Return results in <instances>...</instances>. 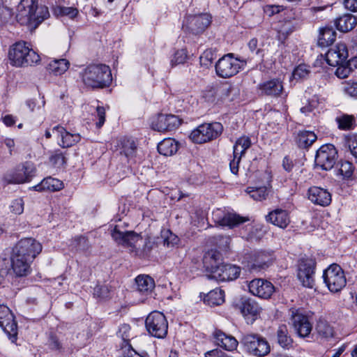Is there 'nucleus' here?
<instances>
[{"label": "nucleus", "instance_id": "9b49d317", "mask_svg": "<svg viewBox=\"0 0 357 357\" xmlns=\"http://www.w3.org/2000/svg\"><path fill=\"white\" fill-rule=\"evenodd\" d=\"M337 151L332 144L321 146L317 151L315 165L323 170L331 169L337 160Z\"/></svg>", "mask_w": 357, "mask_h": 357}, {"label": "nucleus", "instance_id": "2f4dec72", "mask_svg": "<svg viewBox=\"0 0 357 357\" xmlns=\"http://www.w3.org/2000/svg\"><path fill=\"white\" fill-rule=\"evenodd\" d=\"M357 24V20L351 14H345L335 21L337 29L342 32H348L351 31Z\"/></svg>", "mask_w": 357, "mask_h": 357}, {"label": "nucleus", "instance_id": "c9c22d12", "mask_svg": "<svg viewBox=\"0 0 357 357\" xmlns=\"http://www.w3.org/2000/svg\"><path fill=\"white\" fill-rule=\"evenodd\" d=\"M336 38V32L331 27H324L320 30L318 44L321 47H327L333 43Z\"/></svg>", "mask_w": 357, "mask_h": 357}, {"label": "nucleus", "instance_id": "f257e3e1", "mask_svg": "<svg viewBox=\"0 0 357 357\" xmlns=\"http://www.w3.org/2000/svg\"><path fill=\"white\" fill-rule=\"evenodd\" d=\"M50 16L48 8L38 6V0H21L17 6L16 19L22 25L36 29Z\"/></svg>", "mask_w": 357, "mask_h": 357}, {"label": "nucleus", "instance_id": "6e6d98bb", "mask_svg": "<svg viewBox=\"0 0 357 357\" xmlns=\"http://www.w3.org/2000/svg\"><path fill=\"white\" fill-rule=\"evenodd\" d=\"M93 295L100 298H106L109 295V291L105 285H97L93 290Z\"/></svg>", "mask_w": 357, "mask_h": 357}, {"label": "nucleus", "instance_id": "c85d7f7f", "mask_svg": "<svg viewBox=\"0 0 357 357\" xmlns=\"http://www.w3.org/2000/svg\"><path fill=\"white\" fill-rule=\"evenodd\" d=\"M222 261V256L220 252L216 250H211L206 252L203 257V264L207 271L211 273L218 268Z\"/></svg>", "mask_w": 357, "mask_h": 357}, {"label": "nucleus", "instance_id": "4c0bfd02", "mask_svg": "<svg viewBox=\"0 0 357 357\" xmlns=\"http://www.w3.org/2000/svg\"><path fill=\"white\" fill-rule=\"evenodd\" d=\"M278 343L284 349L290 347L293 343V340L289 334L287 326L284 324L280 325L277 332Z\"/></svg>", "mask_w": 357, "mask_h": 357}, {"label": "nucleus", "instance_id": "7ed1b4c3", "mask_svg": "<svg viewBox=\"0 0 357 357\" xmlns=\"http://www.w3.org/2000/svg\"><path fill=\"white\" fill-rule=\"evenodd\" d=\"M8 60L13 66L19 68L36 64L40 59L26 42L20 41L10 47Z\"/></svg>", "mask_w": 357, "mask_h": 357}, {"label": "nucleus", "instance_id": "9d476101", "mask_svg": "<svg viewBox=\"0 0 357 357\" xmlns=\"http://www.w3.org/2000/svg\"><path fill=\"white\" fill-rule=\"evenodd\" d=\"M42 245L36 239L25 238L20 240L13 248V254L27 259H33L42 251Z\"/></svg>", "mask_w": 357, "mask_h": 357}, {"label": "nucleus", "instance_id": "0eeeda50", "mask_svg": "<svg viewBox=\"0 0 357 357\" xmlns=\"http://www.w3.org/2000/svg\"><path fill=\"white\" fill-rule=\"evenodd\" d=\"M145 326L148 333L153 337L163 338L167 334V321L165 316L158 311L152 312L147 316Z\"/></svg>", "mask_w": 357, "mask_h": 357}, {"label": "nucleus", "instance_id": "774afa93", "mask_svg": "<svg viewBox=\"0 0 357 357\" xmlns=\"http://www.w3.org/2000/svg\"><path fill=\"white\" fill-rule=\"evenodd\" d=\"M124 357H146V356L142 355V354H140L137 353L132 348H130V349H128L124 353Z\"/></svg>", "mask_w": 357, "mask_h": 357}, {"label": "nucleus", "instance_id": "412c9836", "mask_svg": "<svg viewBox=\"0 0 357 357\" xmlns=\"http://www.w3.org/2000/svg\"><path fill=\"white\" fill-rule=\"evenodd\" d=\"M36 168L31 162L19 166L13 174L9 175L8 181L10 183H23L29 182L35 176Z\"/></svg>", "mask_w": 357, "mask_h": 357}, {"label": "nucleus", "instance_id": "f3484780", "mask_svg": "<svg viewBox=\"0 0 357 357\" xmlns=\"http://www.w3.org/2000/svg\"><path fill=\"white\" fill-rule=\"evenodd\" d=\"M250 146L251 140L248 137L243 136L236 140L234 146V158L229 163L231 172L234 174H238V165L241 158L244 155L245 151L249 149Z\"/></svg>", "mask_w": 357, "mask_h": 357}, {"label": "nucleus", "instance_id": "8fccbe9b", "mask_svg": "<svg viewBox=\"0 0 357 357\" xmlns=\"http://www.w3.org/2000/svg\"><path fill=\"white\" fill-rule=\"evenodd\" d=\"M310 72V68L307 66L301 64L294 69L293 76L295 79H302L306 77Z\"/></svg>", "mask_w": 357, "mask_h": 357}, {"label": "nucleus", "instance_id": "6ab92c4d", "mask_svg": "<svg viewBox=\"0 0 357 357\" xmlns=\"http://www.w3.org/2000/svg\"><path fill=\"white\" fill-rule=\"evenodd\" d=\"M237 305L248 323L256 320L261 311L259 304L251 298H241Z\"/></svg>", "mask_w": 357, "mask_h": 357}, {"label": "nucleus", "instance_id": "4468645a", "mask_svg": "<svg viewBox=\"0 0 357 357\" xmlns=\"http://www.w3.org/2000/svg\"><path fill=\"white\" fill-rule=\"evenodd\" d=\"M211 17L206 13L189 15L183 22V27L194 34H199L204 31L211 24Z\"/></svg>", "mask_w": 357, "mask_h": 357}, {"label": "nucleus", "instance_id": "e433bc0d", "mask_svg": "<svg viewBox=\"0 0 357 357\" xmlns=\"http://www.w3.org/2000/svg\"><path fill=\"white\" fill-rule=\"evenodd\" d=\"M317 139L314 132L308 130L300 131L296 137V143L301 148L310 147Z\"/></svg>", "mask_w": 357, "mask_h": 357}, {"label": "nucleus", "instance_id": "473e14b6", "mask_svg": "<svg viewBox=\"0 0 357 357\" xmlns=\"http://www.w3.org/2000/svg\"><path fill=\"white\" fill-rule=\"evenodd\" d=\"M178 149V143L173 138H166L158 144V152L165 156L175 154Z\"/></svg>", "mask_w": 357, "mask_h": 357}, {"label": "nucleus", "instance_id": "13d9d810", "mask_svg": "<svg viewBox=\"0 0 357 357\" xmlns=\"http://www.w3.org/2000/svg\"><path fill=\"white\" fill-rule=\"evenodd\" d=\"M59 14L64 16H68L70 18L75 17L78 14V10L75 8L73 7H59Z\"/></svg>", "mask_w": 357, "mask_h": 357}, {"label": "nucleus", "instance_id": "cd10ccee", "mask_svg": "<svg viewBox=\"0 0 357 357\" xmlns=\"http://www.w3.org/2000/svg\"><path fill=\"white\" fill-rule=\"evenodd\" d=\"M213 337L217 345L227 351H233L237 348L238 341L231 335L216 330L213 333Z\"/></svg>", "mask_w": 357, "mask_h": 357}, {"label": "nucleus", "instance_id": "f8f14e48", "mask_svg": "<svg viewBox=\"0 0 357 357\" xmlns=\"http://www.w3.org/2000/svg\"><path fill=\"white\" fill-rule=\"evenodd\" d=\"M293 327L296 333L302 337H307L312 329V323L308 315L299 309L291 308L289 310Z\"/></svg>", "mask_w": 357, "mask_h": 357}, {"label": "nucleus", "instance_id": "b1692460", "mask_svg": "<svg viewBox=\"0 0 357 357\" xmlns=\"http://www.w3.org/2000/svg\"><path fill=\"white\" fill-rule=\"evenodd\" d=\"M52 134L58 139H61V142H59V144L63 148L73 146L81 139L79 134H72L60 126H54L52 128Z\"/></svg>", "mask_w": 357, "mask_h": 357}, {"label": "nucleus", "instance_id": "f03ea898", "mask_svg": "<svg viewBox=\"0 0 357 357\" xmlns=\"http://www.w3.org/2000/svg\"><path fill=\"white\" fill-rule=\"evenodd\" d=\"M85 85L93 89H102L112 82V73L109 66L104 64L90 65L82 73Z\"/></svg>", "mask_w": 357, "mask_h": 357}, {"label": "nucleus", "instance_id": "7c9ffc66", "mask_svg": "<svg viewBox=\"0 0 357 357\" xmlns=\"http://www.w3.org/2000/svg\"><path fill=\"white\" fill-rule=\"evenodd\" d=\"M63 188V183L59 179L52 177L44 178L40 183L32 187V188L38 192L42 191H57Z\"/></svg>", "mask_w": 357, "mask_h": 357}, {"label": "nucleus", "instance_id": "ddd939ff", "mask_svg": "<svg viewBox=\"0 0 357 357\" xmlns=\"http://www.w3.org/2000/svg\"><path fill=\"white\" fill-rule=\"evenodd\" d=\"M0 327L8 335L12 342L17 335V325L11 310L4 305H0Z\"/></svg>", "mask_w": 357, "mask_h": 357}, {"label": "nucleus", "instance_id": "aec40b11", "mask_svg": "<svg viewBox=\"0 0 357 357\" xmlns=\"http://www.w3.org/2000/svg\"><path fill=\"white\" fill-rule=\"evenodd\" d=\"M241 273L240 267L231 264H220L215 271H212L211 278L218 282L234 280L238 278Z\"/></svg>", "mask_w": 357, "mask_h": 357}, {"label": "nucleus", "instance_id": "4d7b16f0", "mask_svg": "<svg viewBox=\"0 0 357 357\" xmlns=\"http://www.w3.org/2000/svg\"><path fill=\"white\" fill-rule=\"evenodd\" d=\"M344 91L349 96L357 98V82L345 83Z\"/></svg>", "mask_w": 357, "mask_h": 357}, {"label": "nucleus", "instance_id": "052dcab7", "mask_svg": "<svg viewBox=\"0 0 357 357\" xmlns=\"http://www.w3.org/2000/svg\"><path fill=\"white\" fill-rule=\"evenodd\" d=\"M218 91L214 88L206 89L203 93V98L208 102H213L215 100Z\"/></svg>", "mask_w": 357, "mask_h": 357}, {"label": "nucleus", "instance_id": "c03bdc74", "mask_svg": "<svg viewBox=\"0 0 357 357\" xmlns=\"http://www.w3.org/2000/svg\"><path fill=\"white\" fill-rule=\"evenodd\" d=\"M318 333L324 337H330L333 335V328L326 321H320L317 325Z\"/></svg>", "mask_w": 357, "mask_h": 357}, {"label": "nucleus", "instance_id": "680f3d73", "mask_svg": "<svg viewBox=\"0 0 357 357\" xmlns=\"http://www.w3.org/2000/svg\"><path fill=\"white\" fill-rule=\"evenodd\" d=\"M282 10L283 6L279 5H267L264 7V12L269 16L279 13Z\"/></svg>", "mask_w": 357, "mask_h": 357}, {"label": "nucleus", "instance_id": "603ef678", "mask_svg": "<svg viewBox=\"0 0 357 357\" xmlns=\"http://www.w3.org/2000/svg\"><path fill=\"white\" fill-rule=\"evenodd\" d=\"M94 116L98 119L96 126L98 128H100L105 121V109L102 106H97Z\"/></svg>", "mask_w": 357, "mask_h": 357}, {"label": "nucleus", "instance_id": "37998d69", "mask_svg": "<svg viewBox=\"0 0 357 357\" xmlns=\"http://www.w3.org/2000/svg\"><path fill=\"white\" fill-rule=\"evenodd\" d=\"M248 46L250 52L255 53L260 61H262L264 56V50L262 48L263 44L259 45L257 38H252L248 42Z\"/></svg>", "mask_w": 357, "mask_h": 357}, {"label": "nucleus", "instance_id": "49530a36", "mask_svg": "<svg viewBox=\"0 0 357 357\" xmlns=\"http://www.w3.org/2000/svg\"><path fill=\"white\" fill-rule=\"evenodd\" d=\"M50 162L54 167H61L65 165L66 159L61 151H56L51 155Z\"/></svg>", "mask_w": 357, "mask_h": 357}, {"label": "nucleus", "instance_id": "39448f33", "mask_svg": "<svg viewBox=\"0 0 357 357\" xmlns=\"http://www.w3.org/2000/svg\"><path fill=\"white\" fill-rule=\"evenodd\" d=\"M112 238L118 243L127 248L130 253L137 256L140 252L143 243V238L140 234L134 231H121L117 227H115L112 231Z\"/></svg>", "mask_w": 357, "mask_h": 357}, {"label": "nucleus", "instance_id": "5fc2aeb1", "mask_svg": "<svg viewBox=\"0 0 357 357\" xmlns=\"http://www.w3.org/2000/svg\"><path fill=\"white\" fill-rule=\"evenodd\" d=\"M347 142L352 155L357 158V135L353 134L347 137Z\"/></svg>", "mask_w": 357, "mask_h": 357}, {"label": "nucleus", "instance_id": "09e8293b", "mask_svg": "<svg viewBox=\"0 0 357 357\" xmlns=\"http://www.w3.org/2000/svg\"><path fill=\"white\" fill-rule=\"evenodd\" d=\"M215 59V53L212 50H205L199 57L200 63L202 66L208 67L209 66Z\"/></svg>", "mask_w": 357, "mask_h": 357}, {"label": "nucleus", "instance_id": "de8ad7c7", "mask_svg": "<svg viewBox=\"0 0 357 357\" xmlns=\"http://www.w3.org/2000/svg\"><path fill=\"white\" fill-rule=\"evenodd\" d=\"M188 58L187 51L184 49L177 50L171 59V65L172 67L184 63Z\"/></svg>", "mask_w": 357, "mask_h": 357}, {"label": "nucleus", "instance_id": "0e129e2a", "mask_svg": "<svg viewBox=\"0 0 357 357\" xmlns=\"http://www.w3.org/2000/svg\"><path fill=\"white\" fill-rule=\"evenodd\" d=\"M226 354L219 349H213L205 354L206 357H226Z\"/></svg>", "mask_w": 357, "mask_h": 357}, {"label": "nucleus", "instance_id": "c756f323", "mask_svg": "<svg viewBox=\"0 0 357 357\" xmlns=\"http://www.w3.org/2000/svg\"><path fill=\"white\" fill-rule=\"evenodd\" d=\"M259 89L266 95L278 96L282 93L283 86L278 79H273L260 84Z\"/></svg>", "mask_w": 357, "mask_h": 357}, {"label": "nucleus", "instance_id": "4be33fe9", "mask_svg": "<svg viewBox=\"0 0 357 357\" xmlns=\"http://www.w3.org/2000/svg\"><path fill=\"white\" fill-rule=\"evenodd\" d=\"M181 121L178 116L173 114H159L152 122L151 127L158 132L172 130L179 126Z\"/></svg>", "mask_w": 357, "mask_h": 357}, {"label": "nucleus", "instance_id": "a19ab883", "mask_svg": "<svg viewBox=\"0 0 357 357\" xmlns=\"http://www.w3.org/2000/svg\"><path fill=\"white\" fill-rule=\"evenodd\" d=\"M335 121L340 130H347L354 128L355 119L354 116L349 114H342L336 117Z\"/></svg>", "mask_w": 357, "mask_h": 357}, {"label": "nucleus", "instance_id": "393cba45", "mask_svg": "<svg viewBox=\"0 0 357 357\" xmlns=\"http://www.w3.org/2000/svg\"><path fill=\"white\" fill-rule=\"evenodd\" d=\"M266 220L281 229L287 228L291 222L289 211L282 208H275L269 212L266 216Z\"/></svg>", "mask_w": 357, "mask_h": 357}, {"label": "nucleus", "instance_id": "e2e57ef3", "mask_svg": "<svg viewBox=\"0 0 357 357\" xmlns=\"http://www.w3.org/2000/svg\"><path fill=\"white\" fill-rule=\"evenodd\" d=\"M344 6L351 12H357V0H344Z\"/></svg>", "mask_w": 357, "mask_h": 357}, {"label": "nucleus", "instance_id": "864d4df0", "mask_svg": "<svg viewBox=\"0 0 357 357\" xmlns=\"http://www.w3.org/2000/svg\"><path fill=\"white\" fill-rule=\"evenodd\" d=\"M153 243L149 238H143V243L140 249V252H137V256L146 257L151 251Z\"/></svg>", "mask_w": 357, "mask_h": 357}, {"label": "nucleus", "instance_id": "3c124183", "mask_svg": "<svg viewBox=\"0 0 357 357\" xmlns=\"http://www.w3.org/2000/svg\"><path fill=\"white\" fill-rule=\"evenodd\" d=\"M337 68L335 72V75L340 79H344L351 74V68L348 67L345 62L337 66Z\"/></svg>", "mask_w": 357, "mask_h": 357}, {"label": "nucleus", "instance_id": "5701e85b", "mask_svg": "<svg viewBox=\"0 0 357 357\" xmlns=\"http://www.w3.org/2000/svg\"><path fill=\"white\" fill-rule=\"evenodd\" d=\"M308 199L314 204L328 206L331 202V194L326 190L317 186L310 187L307 190Z\"/></svg>", "mask_w": 357, "mask_h": 357}, {"label": "nucleus", "instance_id": "79ce46f5", "mask_svg": "<svg viewBox=\"0 0 357 357\" xmlns=\"http://www.w3.org/2000/svg\"><path fill=\"white\" fill-rule=\"evenodd\" d=\"M246 192L256 201H261L266 199L268 193L266 187L253 188L248 187Z\"/></svg>", "mask_w": 357, "mask_h": 357}, {"label": "nucleus", "instance_id": "a18cd8bd", "mask_svg": "<svg viewBox=\"0 0 357 357\" xmlns=\"http://www.w3.org/2000/svg\"><path fill=\"white\" fill-rule=\"evenodd\" d=\"M353 164L349 161L342 162L339 169V173L342 176L343 178H351L354 174Z\"/></svg>", "mask_w": 357, "mask_h": 357}, {"label": "nucleus", "instance_id": "bb28decb", "mask_svg": "<svg viewBox=\"0 0 357 357\" xmlns=\"http://www.w3.org/2000/svg\"><path fill=\"white\" fill-rule=\"evenodd\" d=\"M314 267L311 263L304 262L300 264L298 271V278L303 286L312 288L314 280Z\"/></svg>", "mask_w": 357, "mask_h": 357}, {"label": "nucleus", "instance_id": "ea45409f", "mask_svg": "<svg viewBox=\"0 0 357 357\" xmlns=\"http://www.w3.org/2000/svg\"><path fill=\"white\" fill-rule=\"evenodd\" d=\"M136 149L137 146L133 139L124 138L121 141V153L123 154L126 157H133L135 153Z\"/></svg>", "mask_w": 357, "mask_h": 357}, {"label": "nucleus", "instance_id": "a211bd4d", "mask_svg": "<svg viewBox=\"0 0 357 357\" xmlns=\"http://www.w3.org/2000/svg\"><path fill=\"white\" fill-rule=\"evenodd\" d=\"M349 56L345 43H338L331 47L326 54V60L330 66H336L345 62Z\"/></svg>", "mask_w": 357, "mask_h": 357}, {"label": "nucleus", "instance_id": "dca6fc26", "mask_svg": "<svg viewBox=\"0 0 357 357\" xmlns=\"http://www.w3.org/2000/svg\"><path fill=\"white\" fill-rule=\"evenodd\" d=\"M11 270L8 273V277L15 276L17 278L26 277L31 271V264L33 261L23 258L15 254H11Z\"/></svg>", "mask_w": 357, "mask_h": 357}, {"label": "nucleus", "instance_id": "f704fd0d", "mask_svg": "<svg viewBox=\"0 0 357 357\" xmlns=\"http://www.w3.org/2000/svg\"><path fill=\"white\" fill-rule=\"evenodd\" d=\"M204 301L209 306L220 305L225 302V292L218 288L213 289L206 295Z\"/></svg>", "mask_w": 357, "mask_h": 357}, {"label": "nucleus", "instance_id": "bf43d9fd", "mask_svg": "<svg viewBox=\"0 0 357 357\" xmlns=\"http://www.w3.org/2000/svg\"><path fill=\"white\" fill-rule=\"evenodd\" d=\"M10 208L15 214H21L24 211L23 200L22 199L14 200L10 205Z\"/></svg>", "mask_w": 357, "mask_h": 357}, {"label": "nucleus", "instance_id": "72a5a7b5", "mask_svg": "<svg viewBox=\"0 0 357 357\" xmlns=\"http://www.w3.org/2000/svg\"><path fill=\"white\" fill-rule=\"evenodd\" d=\"M137 290L142 293L148 294L151 293L155 287V282L153 278L149 275H139L135 279Z\"/></svg>", "mask_w": 357, "mask_h": 357}, {"label": "nucleus", "instance_id": "a878e982", "mask_svg": "<svg viewBox=\"0 0 357 357\" xmlns=\"http://www.w3.org/2000/svg\"><path fill=\"white\" fill-rule=\"evenodd\" d=\"M220 210H217L213 213L215 222L221 226H227L229 228H234L248 220L247 218L240 216L236 213H226L222 218L218 215L221 213Z\"/></svg>", "mask_w": 357, "mask_h": 357}, {"label": "nucleus", "instance_id": "423d86ee", "mask_svg": "<svg viewBox=\"0 0 357 357\" xmlns=\"http://www.w3.org/2000/svg\"><path fill=\"white\" fill-rule=\"evenodd\" d=\"M223 127L220 123H203L193 130L190 139L197 144H203L217 138L222 132Z\"/></svg>", "mask_w": 357, "mask_h": 357}, {"label": "nucleus", "instance_id": "58836bf2", "mask_svg": "<svg viewBox=\"0 0 357 357\" xmlns=\"http://www.w3.org/2000/svg\"><path fill=\"white\" fill-rule=\"evenodd\" d=\"M70 63L65 59H55L48 64V70L50 73L59 75L64 73L69 68Z\"/></svg>", "mask_w": 357, "mask_h": 357}, {"label": "nucleus", "instance_id": "6e6552de", "mask_svg": "<svg viewBox=\"0 0 357 357\" xmlns=\"http://www.w3.org/2000/svg\"><path fill=\"white\" fill-rule=\"evenodd\" d=\"M324 282L331 292H338L346 285V278L342 268L337 264H332L323 274Z\"/></svg>", "mask_w": 357, "mask_h": 357}, {"label": "nucleus", "instance_id": "2eb2a0df", "mask_svg": "<svg viewBox=\"0 0 357 357\" xmlns=\"http://www.w3.org/2000/svg\"><path fill=\"white\" fill-rule=\"evenodd\" d=\"M249 291L254 296L263 299H268L275 292V287L268 280L256 278L248 284Z\"/></svg>", "mask_w": 357, "mask_h": 357}, {"label": "nucleus", "instance_id": "69168bd1", "mask_svg": "<svg viewBox=\"0 0 357 357\" xmlns=\"http://www.w3.org/2000/svg\"><path fill=\"white\" fill-rule=\"evenodd\" d=\"M3 122L6 126H11L15 123L16 119L10 114L6 115L2 118Z\"/></svg>", "mask_w": 357, "mask_h": 357}, {"label": "nucleus", "instance_id": "20e7f679", "mask_svg": "<svg viewBox=\"0 0 357 357\" xmlns=\"http://www.w3.org/2000/svg\"><path fill=\"white\" fill-rule=\"evenodd\" d=\"M247 61L234 56V54L229 53L221 57L215 64V72L218 77L229 78L236 75L243 68Z\"/></svg>", "mask_w": 357, "mask_h": 357}, {"label": "nucleus", "instance_id": "338daca9", "mask_svg": "<svg viewBox=\"0 0 357 357\" xmlns=\"http://www.w3.org/2000/svg\"><path fill=\"white\" fill-rule=\"evenodd\" d=\"M282 165L286 171L291 172L293 169L294 163L289 157H285L283 160Z\"/></svg>", "mask_w": 357, "mask_h": 357}, {"label": "nucleus", "instance_id": "1a4fd4ad", "mask_svg": "<svg viewBox=\"0 0 357 357\" xmlns=\"http://www.w3.org/2000/svg\"><path fill=\"white\" fill-rule=\"evenodd\" d=\"M242 343L250 353L257 356H265L270 353L271 347L268 341L258 334L244 335Z\"/></svg>", "mask_w": 357, "mask_h": 357}]
</instances>
